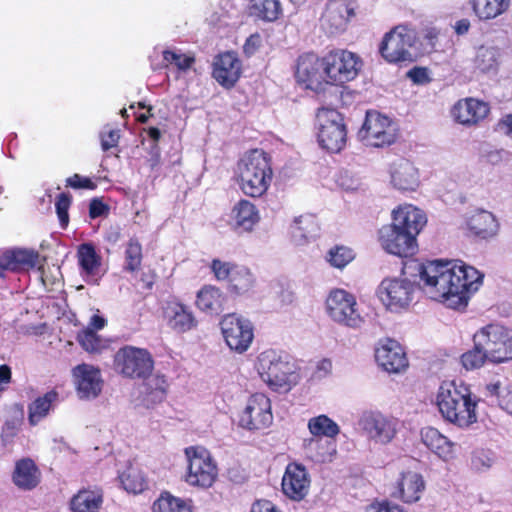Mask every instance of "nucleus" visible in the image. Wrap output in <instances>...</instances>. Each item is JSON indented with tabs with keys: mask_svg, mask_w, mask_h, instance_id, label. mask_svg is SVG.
Returning <instances> with one entry per match:
<instances>
[{
	"mask_svg": "<svg viewBox=\"0 0 512 512\" xmlns=\"http://www.w3.org/2000/svg\"><path fill=\"white\" fill-rule=\"evenodd\" d=\"M417 266L423 292L452 309H464L482 285L483 274L464 263L435 260Z\"/></svg>",
	"mask_w": 512,
	"mask_h": 512,
	"instance_id": "f257e3e1",
	"label": "nucleus"
},
{
	"mask_svg": "<svg viewBox=\"0 0 512 512\" xmlns=\"http://www.w3.org/2000/svg\"><path fill=\"white\" fill-rule=\"evenodd\" d=\"M479 399L463 382H443L436 395V405L445 421L467 429L478 420Z\"/></svg>",
	"mask_w": 512,
	"mask_h": 512,
	"instance_id": "f03ea898",
	"label": "nucleus"
},
{
	"mask_svg": "<svg viewBox=\"0 0 512 512\" xmlns=\"http://www.w3.org/2000/svg\"><path fill=\"white\" fill-rule=\"evenodd\" d=\"M241 190L250 197H260L269 188L273 171L268 155L259 149L246 153L237 165Z\"/></svg>",
	"mask_w": 512,
	"mask_h": 512,
	"instance_id": "7ed1b4c3",
	"label": "nucleus"
},
{
	"mask_svg": "<svg viewBox=\"0 0 512 512\" xmlns=\"http://www.w3.org/2000/svg\"><path fill=\"white\" fill-rule=\"evenodd\" d=\"M255 368L260 378L272 389H290L294 365L282 352L273 349L261 352L257 357Z\"/></svg>",
	"mask_w": 512,
	"mask_h": 512,
	"instance_id": "20e7f679",
	"label": "nucleus"
},
{
	"mask_svg": "<svg viewBox=\"0 0 512 512\" xmlns=\"http://www.w3.org/2000/svg\"><path fill=\"white\" fill-rule=\"evenodd\" d=\"M473 341L489 355V363L502 364L512 361V329L500 324H488L480 328Z\"/></svg>",
	"mask_w": 512,
	"mask_h": 512,
	"instance_id": "39448f33",
	"label": "nucleus"
},
{
	"mask_svg": "<svg viewBox=\"0 0 512 512\" xmlns=\"http://www.w3.org/2000/svg\"><path fill=\"white\" fill-rule=\"evenodd\" d=\"M416 43V31L405 25H398L384 35L379 51L389 63L412 62Z\"/></svg>",
	"mask_w": 512,
	"mask_h": 512,
	"instance_id": "423d86ee",
	"label": "nucleus"
},
{
	"mask_svg": "<svg viewBox=\"0 0 512 512\" xmlns=\"http://www.w3.org/2000/svg\"><path fill=\"white\" fill-rule=\"evenodd\" d=\"M328 317L335 323L349 328H360L364 323L354 294L342 288H333L325 300Z\"/></svg>",
	"mask_w": 512,
	"mask_h": 512,
	"instance_id": "0eeeda50",
	"label": "nucleus"
},
{
	"mask_svg": "<svg viewBox=\"0 0 512 512\" xmlns=\"http://www.w3.org/2000/svg\"><path fill=\"white\" fill-rule=\"evenodd\" d=\"M184 453L187 460L185 481L194 487H211L218 476V468L210 452L202 446H190Z\"/></svg>",
	"mask_w": 512,
	"mask_h": 512,
	"instance_id": "6e6552de",
	"label": "nucleus"
},
{
	"mask_svg": "<svg viewBox=\"0 0 512 512\" xmlns=\"http://www.w3.org/2000/svg\"><path fill=\"white\" fill-rule=\"evenodd\" d=\"M316 119L320 146L331 153L340 152L347 141V130L342 115L334 109L322 108L318 111Z\"/></svg>",
	"mask_w": 512,
	"mask_h": 512,
	"instance_id": "1a4fd4ad",
	"label": "nucleus"
},
{
	"mask_svg": "<svg viewBox=\"0 0 512 512\" xmlns=\"http://www.w3.org/2000/svg\"><path fill=\"white\" fill-rule=\"evenodd\" d=\"M417 286L404 274L387 277L378 286L377 295L382 304L391 312L407 309L414 300Z\"/></svg>",
	"mask_w": 512,
	"mask_h": 512,
	"instance_id": "9d476101",
	"label": "nucleus"
},
{
	"mask_svg": "<svg viewBox=\"0 0 512 512\" xmlns=\"http://www.w3.org/2000/svg\"><path fill=\"white\" fill-rule=\"evenodd\" d=\"M324 65L328 83L339 85L357 77L362 68V60L356 53L339 49L324 57Z\"/></svg>",
	"mask_w": 512,
	"mask_h": 512,
	"instance_id": "9b49d317",
	"label": "nucleus"
},
{
	"mask_svg": "<svg viewBox=\"0 0 512 512\" xmlns=\"http://www.w3.org/2000/svg\"><path fill=\"white\" fill-rule=\"evenodd\" d=\"M116 370L128 378H147L154 367L148 350L134 346L119 349L114 358Z\"/></svg>",
	"mask_w": 512,
	"mask_h": 512,
	"instance_id": "f8f14e48",
	"label": "nucleus"
},
{
	"mask_svg": "<svg viewBox=\"0 0 512 512\" xmlns=\"http://www.w3.org/2000/svg\"><path fill=\"white\" fill-rule=\"evenodd\" d=\"M358 138L367 146L383 147L396 139V128L392 121L376 111L366 113Z\"/></svg>",
	"mask_w": 512,
	"mask_h": 512,
	"instance_id": "ddd939ff",
	"label": "nucleus"
},
{
	"mask_svg": "<svg viewBox=\"0 0 512 512\" xmlns=\"http://www.w3.org/2000/svg\"><path fill=\"white\" fill-rule=\"evenodd\" d=\"M220 327L231 350L237 353L248 350L254 338L253 325L248 319L235 313L227 314L221 319Z\"/></svg>",
	"mask_w": 512,
	"mask_h": 512,
	"instance_id": "4468645a",
	"label": "nucleus"
},
{
	"mask_svg": "<svg viewBox=\"0 0 512 512\" xmlns=\"http://www.w3.org/2000/svg\"><path fill=\"white\" fill-rule=\"evenodd\" d=\"M359 423L367 438L375 444L387 445L398 433V420L380 412L364 413Z\"/></svg>",
	"mask_w": 512,
	"mask_h": 512,
	"instance_id": "2eb2a0df",
	"label": "nucleus"
},
{
	"mask_svg": "<svg viewBox=\"0 0 512 512\" xmlns=\"http://www.w3.org/2000/svg\"><path fill=\"white\" fill-rule=\"evenodd\" d=\"M272 420L270 399L262 393H256L247 400L239 424L249 430H259L267 428Z\"/></svg>",
	"mask_w": 512,
	"mask_h": 512,
	"instance_id": "dca6fc26",
	"label": "nucleus"
},
{
	"mask_svg": "<svg viewBox=\"0 0 512 512\" xmlns=\"http://www.w3.org/2000/svg\"><path fill=\"white\" fill-rule=\"evenodd\" d=\"M379 241L385 251L399 257L412 256L417 251L416 238L392 224L380 229Z\"/></svg>",
	"mask_w": 512,
	"mask_h": 512,
	"instance_id": "f3484780",
	"label": "nucleus"
},
{
	"mask_svg": "<svg viewBox=\"0 0 512 512\" xmlns=\"http://www.w3.org/2000/svg\"><path fill=\"white\" fill-rule=\"evenodd\" d=\"M295 77L306 88L320 89L324 83H328L324 57L320 59L313 53L301 55L297 60Z\"/></svg>",
	"mask_w": 512,
	"mask_h": 512,
	"instance_id": "a211bd4d",
	"label": "nucleus"
},
{
	"mask_svg": "<svg viewBox=\"0 0 512 512\" xmlns=\"http://www.w3.org/2000/svg\"><path fill=\"white\" fill-rule=\"evenodd\" d=\"M311 478L305 466L289 463L282 477V492L293 501L303 500L309 493Z\"/></svg>",
	"mask_w": 512,
	"mask_h": 512,
	"instance_id": "6ab92c4d",
	"label": "nucleus"
},
{
	"mask_svg": "<svg viewBox=\"0 0 512 512\" xmlns=\"http://www.w3.org/2000/svg\"><path fill=\"white\" fill-rule=\"evenodd\" d=\"M72 375L81 399L96 398L100 394L103 380L97 367L82 363L73 368Z\"/></svg>",
	"mask_w": 512,
	"mask_h": 512,
	"instance_id": "aec40b11",
	"label": "nucleus"
},
{
	"mask_svg": "<svg viewBox=\"0 0 512 512\" xmlns=\"http://www.w3.org/2000/svg\"><path fill=\"white\" fill-rule=\"evenodd\" d=\"M375 359L379 366L389 373H399L408 366L402 346L392 339H385L378 343Z\"/></svg>",
	"mask_w": 512,
	"mask_h": 512,
	"instance_id": "412c9836",
	"label": "nucleus"
},
{
	"mask_svg": "<svg viewBox=\"0 0 512 512\" xmlns=\"http://www.w3.org/2000/svg\"><path fill=\"white\" fill-rule=\"evenodd\" d=\"M489 111L488 103L468 97L457 101L451 110V114L453 119L459 124L474 126L484 120Z\"/></svg>",
	"mask_w": 512,
	"mask_h": 512,
	"instance_id": "4be33fe9",
	"label": "nucleus"
},
{
	"mask_svg": "<svg viewBox=\"0 0 512 512\" xmlns=\"http://www.w3.org/2000/svg\"><path fill=\"white\" fill-rule=\"evenodd\" d=\"M392 225L416 238L427 223L424 212L411 204L400 205L392 212Z\"/></svg>",
	"mask_w": 512,
	"mask_h": 512,
	"instance_id": "5701e85b",
	"label": "nucleus"
},
{
	"mask_svg": "<svg viewBox=\"0 0 512 512\" xmlns=\"http://www.w3.org/2000/svg\"><path fill=\"white\" fill-rule=\"evenodd\" d=\"M354 16V5L351 0H330L323 15V25L330 33L346 28L350 18Z\"/></svg>",
	"mask_w": 512,
	"mask_h": 512,
	"instance_id": "b1692460",
	"label": "nucleus"
},
{
	"mask_svg": "<svg viewBox=\"0 0 512 512\" xmlns=\"http://www.w3.org/2000/svg\"><path fill=\"white\" fill-rule=\"evenodd\" d=\"M241 74V63L234 53L219 55L213 64V77L223 87L235 85Z\"/></svg>",
	"mask_w": 512,
	"mask_h": 512,
	"instance_id": "393cba45",
	"label": "nucleus"
},
{
	"mask_svg": "<svg viewBox=\"0 0 512 512\" xmlns=\"http://www.w3.org/2000/svg\"><path fill=\"white\" fill-rule=\"evenodd\" d=\"M390 183L401 191H414L419 185L417 168L406 159L395 161L390 168Z\"/></svg>",
	"mask_w": 512,
	"mask_h": 512,
	"instance_id": "a878e982",
	"label": "nucleus"
},
{
	"mask_svg": "<svg viewBox=\"0 0 512 512\" xmlns=\"http://www.w3.org/2000/svg\"><path fill=\"white\" fill-rule=\"evenodd\" d=\"M164 316L169 327L178 333L190 331L197 326V320L190 308L178 301L166 304Z\"/></svg>",
	"mask_w": 512,
	"mask_h": 512,
	"instance_id": "bb28decb",
	"label": "nucleus"
},
{
	"mask_svg": "<svg viewBox=\"0 0 512 512\" xmlns=\"http://www.w3.org/2000/svg\"><path fill=\"white\" fill-rule=\"evenodd\" d=\"M259 220L258 209L248 200H240L231 210L230 223L236 230L250 232Z\"/></svg>",
	"mask_w": 512,
	"mask_h": 512,
	"instance_id": "cd10ccee",
	"label": "nucleus"
},
{
	"mask_svg": "<svg viewBox=\"0 0 512 512\" xmlns=\"http://www.w3.org/2000/svg\"><path fill=\"white\" fill-rule=\"evenodd\" d=\"M41 473L35 462L30 458H23L15 463L12 481L19 489L28 491L34 489L40 482Z\"/></svg>",
	"mask_w": 512,
	"mask_h": 512,
	"instance_id": "c85d7f7f",
	"label": "nucleus"
},
{
	"mask_svg": "<svg viewBox=\"0 0 512 512\" xmlns=\"http://www.w3.org/2000/svg\"><path fill=\"white\" fill-rule=\"evenodd\" d=\"M423 444L441 459L448 461L454 457V444L437 429L425 427L421 430Z\"/></svg>",
	"mask_w": 512,
	"mask_h": 512,
	"instance_id": "c756f323",
	"label": "nucleus"
},
{
	"mask_svg": "<svg viewBox=\"0 0 512 512\" xmlns=\"http://www.w3.org/2000/svg\"><path fill=\"white\" fill-rule=\"evenodd\" d=\"M424 489L423 477L413 471L402 473L397 482L398 497L407 503L417 502L421 498Z\"/></svg>",
	"mask_w": 512,
	"mask_h": 512,
	"instance_id": "7c9ffc66",
	"label": "nucleus"
},
{
	"mask_svg": "<svg viewBox=\"0 0 512 512\" xmlns=\"http://www.w3.org/2000/svg\"><path fill=\"white\" fill-rule=\"evenodd\" d=\"M471 232L483 239L493 237L498 231V222L495 216L486 210H478L471 214L467 220Z\"/></svg>",
	"mask_w": 512,
	"mask_h": 512,
	"instance_id": "2f4dec72",
	"label": "nucleus"
},
{
	"mask_svg": "<svg viewBox=\"0 0 512 512\" xmlns=\"http://www.w3.org/2000/svg\"><path fill=\"white\" fill-rule=\"evenodd\" d=\"M307 456L316 463L332 462L337 454L336 443L333 440L311 438L305 440Z\"/></svg>",
	"mask_w": 512,
	"mask_h": 512,
	"instance_id": "473e14b6",
	"label": "nucleus"
},
{
	"mask_svg": "<svg viewBox=\"0 0 512 512\" xmlns=\"http://www.w3.org/2000/svg\"><path fill=\"white\" fill-rule=\"evenodd\" d=\"M474 67L481 73H496L500 63V50L493 45L477 47L474 57Z\"/></svg>",
	"mask_w": 512,
	"mask_h": 512,
	"instance_id": "72a5a7b5",
	"label": "nucleus"
},
{
	"mask_svg": "<svg viewBox=\"0 0 512 512\" xmlns=\"http://www.w3.org/2000/svg\"><path fill=\"white\" fill-rule=\"evenodd\" d=\"M511 0H470L474 14L480 20H492L504 14Z\"/></svg>",
	"mask_w": 512,
	"mask_h": 512,
	"instance_id": "f704fd0d",
	"label": "nucleus"
},
{
	"mask_svg": "<svg viewBox=\"0 0 512 512\" xmlns=\"http://www.w3.org/2000/svg\"><path fill=\"white\" fill-rule=\"evenodd\" d=\"M57 400L58 393L55 390H50L30 403L28 406V420L30 424L36 425L44 419Z\"/></svg>",
	"mask_w": 512,
	"mask_h": 512,
	"instance_id": "c9c22d12",
	"label": "nucleus"
},
{
	"mask_svg": "<svg viewBox=\"0 0 512 512\" xmlns=\"http://www.w3.org/2000/svg\"><path fill=\"white\" fill-rule=\"evenodd\" d=\"M77 258L84 276L94 277L97 275L101 266V257L97 254L92 244H81L77 251Z\"/></svg>",
	"mask_w": 512,
	"mask_h": 512,
	"instance_id": "e433bc0d",
	"label": "nucleus"
},
{
	"mask_svg": "<svg viewBox=\"0 0 512 512\" xmlns=\"http://www.w3.org/2000/svg\"><path fill=\"white\" fill-rule=\"evenodd\" d=\"M319 230L316 218L313 215H301L295 218L292 226V237L296 244L302 245L314 238Z\"/></svg>",
	"mask_w": 512,
	"mask_h": 512,
	"instance_id": "4c0bfd02",
	"label": "nucleus"
},
{
	"mask_svg": "<svg viewBox=\"0 0 512 512\" xmlns=\"http://www.w3.org/2000/svg\"><path fill=\"white\" fill-rule=\"evenodd\" d=\"M251 15L266 22L276 21L282 14L279 0H251Z\"/></svg>",
	"mask_w": 512,
	"mask_h": 512,
	"instance_id": "58836bf2",
	"label": "nucleus"
},
{
	"mask_svg": "<svg viewBox=\"0 0 512 512\" xmlns=\"http://www.w3.org/2000/svg\"><path fill=\"white\" fill-rule=\"evenodd\" d=\"M102 504V495L96 491L83 490L72 498L73 512H97Z\"/></svg>",
	"mask_w": 512,
	"mask_h": 512,
	"instance_id": "ea45409f",
	"label": "nucleus"
},
{
	"mask_svg": "<svg viewBox=\"0 0 512 512\" xmlns=\"http://www.w3.org/2000/svg\"><path fill=\"white\" fill-rule=\"evenodd\" d=\"M222 301L220 289L208 285L197 293L196 305L202 311L217 312L222 306Z\"/></svg>",
	"mask_w": 512,
	"mask_h": 512,
	"instance_id": "a19ab883",
	"label": "nucleus"
},
{
	"mask_svg": "<svg viewBox=\"0 0 512 512\" xmlns=\"http://www.w3.org/2000/svg\"><path fill=\"white\" fill-rule=\"evenodd\" d=\"M309 432L316 437L325 436L333 438L340 432L338 424L327 415H319L308 421Z\"/></svg>",
	"mask_w": 512,
	"mask_h": 512,
	"instance_id": "79ce46f5",
	"label": "nucleus"
},
{
	"mask_svg": "<svg viewBox=\"0 0 512 512\" xmlns=\"http://www.w3.org/2000/svg\"><path fill=\"white\" fill-rule=\"evenodd\" d=\"M167 381L162 375H154L145 383V397L143 401L147 406L161 402L166 393Z\"/></svg>",
	"mask_w": 512,
	"mask_h": 512,
	"instance_id": "37998d69",
	"label": "nucleus"
},
{
	"mask_svg": "<svg viewBox=\"0 0 512 512\" xmlns=\"http://www.w3.org/2000/svg\"><path fill=\"white\" fill-rule=\"evenodd\" d=\"M7 252L13 264L14 271L34 268L40 263V255L34 250L14 249Z\"/></svg>",
	"mask_w": 512,
	"mask_h": 512,
	"instance_id": "c03bdc74",
	"label": "nucleus"
},
{
	"mask_svg": "<svg viewBox=\"0 0 512 512\" xmlns=\"http://www.w3.org/2000/svg\"><path fill=\"white\" fill-rule=\"evenodd\" d=\"M81 347L88 353L97 354L107 349L109 341L102 338L90 328H86L77 335Z\"/></svg>",
	"mask_w": 512,
	"mask_h": 512,
	"instance_id": "a18cd8bd",
	"label": "nucleus"
},
{
	"mask_svg": "<svg viewBox=\"0 0 512 512\" xmlns=\"http://www.w3.org/2000/svg\"><path fill=\"white\" fill-rule=\"evenodd\" d=\"M124 489L128 492L138 494L145 490L147 482L141 470L135 467L127 468L120 476Z\"/></svg>",
	"mask_w": 512,
	"mask_h": 512,
	"instance_id": "49530a36",
	"label": "nucleus"
},
{
	"mask_svg": "<svg viewBox=\"0 0 512 512\" xmlns=\"http://www.w3.org/2000/svg\"><path fill=\"white\" fill-rule=\"evenodd\" d=\"M153 512H192L190 506L182 499L169 493H163L154 502Z\"/></svg>",
	"mask_w": 512,
	"mask_h": 512,
	"instance_id": "de8ad7c7",
	"label": "nucleus"
},
{
	"mask_svg": "<svg viewBox=\"0 0 512 512\" xmlns=\"http://www.w3.org/2000/svg\"><path fill=\"white\" fill-rule=\"evenodd\" d=\"M490 396L497 398L499 405L512 415V385H503L500 381L487 384Z\"/></svg>",
	"mask_w": 512,
	"mask_h": 512,
	"instance_id": "09e8293b",
	"label": "nucleus"
},
{
	"mask_svg": "<svg viewBox=\"0 0 512 512\" xmlns=\"http://www.w3.org/2000/svg\"><path fill=\"white\" fill-rule=\"evenodd\" d=\"M471 350L463 353L461 363L466 370H475L481 368L486 362H489V355L483 347L478 346L477 341Z\"/></svg>",
	"mask_w": 512,
	"mask_h": 512,
	"instance_id": "8fccbe9b",
	"label": "nucleus"
},
{
	"mask_svg": "<svg viewBox=\"0 0 512 512\" xmlns=\"http://www.w3.org/2000/svg\"><path fill=\"white\" fill-rule=\"evenodd\" d=\"M163 61L165 66L173 65L179 71L185 72L194 64L195 58L193 55L182 53L179 50H165L163 51Z\"/></svg>",
	"mask_w": 512,
	"mask_h": 512,
	"instance_id": "3c124183",
	"label": "nucleus"
},
{
	"mask_svg": "<svg viewBox=\"0 0 512 512\" xmlns=\"http://www.w3.org/2000/svg\"><path fill=\"white\" fill-rule=\"evenodd\" d=\"M142 263V246L138 239L131 238L125 249L124 269L129 272L139 270Z\"/></svg>",
	"mask_w": 512,
	"mask_h": 512,
	"instance_id": "603ef678",
	"label": "nucleus"
},
{
	"mask_svg": "<svg viewBox=\"0 0 512 512\" xmlns=\"http://www.w3.org/2000/svg\"><path fill=\"white\" fill-rule=\"evenodd\" d=\"M229 283L237 293H244L252 288L254 277L249 269L236 265Z\"/></svg>",
	"mask_w": 512,
	"mask_h": 512,
	"instance_id": "864d4df0",
	"label": "nucleus"
},
{
	"mask_svg": "<svg viewBox=\"0 0 512 512\" xmlns=\"http://www.w3.org/2000/svg\"><path fill=\"white\" fill-rule=\"evenodd\" d=\"M355 258L352 249L345 246L331 248L326 256L329 264L335 268L342 269Z\"/></svg>",
	"mask_w": 512,
	"mask_h": 512,
	"instance_id": "5fc2aeb1",
	"label": "nucleus"
},
{
	"mask_svg": "<svg viewBox=\"0 0 512 512\" xmlns=\"http://www.w3.org/2000/svg\"><path fill=\"white\" fill-rule=\"evenodd\" d=\"M235 267V264L220 259H213L210 264V269L218 281H230Z\"/></svg>",
	"mask_w": 512,
	"mask_h": 512,
	"instance_id": "6e6d98bb",
	"label": "nucleus"
},
{
	"mask_svg": "<svg viewBox=\"0 0 512 512\" xmlns=\"http://www.w3.org/2000/svg\"><path fill=\"white\" fill-rule=\"evenodd\" d=\"M494 459L492 453L485 450H477L471 457V468L476 472H484L490 469Z\"/></svg>",
	"mask_w": 512,
	"mask_h": 512,
	"instance_id": "4d7b16f0",
	"label": "nucleus"
},
{
	"mask_svg": "<svg viewBox=\"0 0 512 512\" xmlns=\"http://www.w3.org/2000/svg\"><path fill=\"white\" fill-rule=\"evenodd\" d=\"M71 199L65 194L61 193L55 203L56 212L62 227H66L69 222L68 209L70 207Z\"/></svg>",
	"mask_w": 512,
	"mask_h": 512,
	"instance_id": "13d9d810",
	"label": "nucleus"
},
{
	"mask_svg": "<svg viewBox=\"0 0 512 512\" xmlns=\"http://www.w3.org/2000/svg\"><path fill=\"white\" fill-rule=\"evenodd\" d=\"M109 213V206L106 205L102 200L94 198L89 204V216L91 218H98L107 216Z\"/></svg>",
	"mask_w": 512,
	"mask_h": 512,
	"instance_id": "bf43d9fd",
	"label": "nucleus"
},
{
	"mask_svg": "<svg viewBox=\"0 0 512 512\" xmlns=\"http://www.w3.org/2000/svg\"><path fill=\"white\" fill-rule=\"evenodd\" d=\"M66 185L72 187L74 189H94L95 184L89 178H83L79 174H74L73 176L66 179Z\"/></svg>",
	"mask_w": 512,
	"mask_h": 512,
	"instance_id": "052dcab7",
	"label": "nucleus"
},
{
	"mask_svg": "<svg viewBox=\"0 0 512 512\" xmlns=\"http://www.w3.org/2000/svg\"><path fill=\"white\" fill-rule=\"evenodd\" d=\"M339 185L346 191H357L362 187L360 179L354 178L347 173H344L339 178Z\"/></svg>",
	"mask_w": 512,
	"mask_h": 512,
	"instance_id": "680f3d73",
	"label": "nucleus"
},
{
	"mask_svg": "<svg viewBox=\"0 0 512 512\" xmlns=\"http://www.w3.org/2000/svg\"><path fill=\"white\" fill-rule=\"evenodd\" d=\"M119 140V132L117 130H110L108 133L101 135V146L104 151L115 147Z\"/></svg>",
	"mask_w": 512,
	"mask_h": 512,
	"instance_id": "e2e57ef3",
	"label": "nucleus"
},
{
	"mask_svg": "<svg viewBox=\"0 0 512 512\" xmlns=\"http://www.w3.org/2000/svg\"><path fill=\"white\" fill-rule=\"evenodd\" d=\"M407 76L414 83H417V84H423V83H426L429 81L428 71L426 68H422V67H415V68L411 69L407 73Z\"/></svg>",
	"mask_w": 512,
	"mask_h": 512,
	"instance_id": "0e129e2a",
	"label": "nucleus"
},
{
	"mask_svg": "<svg viewBox=\"0 0 512 512\" xmlns=\"http://www.w3.org/2000/svg\"><path fill=\"white\" fill-rule=\"evenodd\" d=\"M366 512H404V510L398 505L383 502L370 505Z\"/></svg>",
	"mask_w": 512,
	"mask_h": 512,
	"instance_id": "69168bd1",
	"label": "nucleus"
},
{
	"mask_svg": "<svg viewBox=\"0 0 512 512\" xmlns=\"http://www.w3.org/2000/svg\"><path fill=\"white\" fill-rule=\"evenodd\" d=\"M11 380V369L8 365H1L0 366V392H2L5 389V386L10 382Z\"/></svg>",
	"mask_w": 512,
	"mask_h": 512,
	"instance_id": "338daca9",
	"label": "nucleus"
},
{
	"mask_svg": "<svg viewBox=\"0 0 512 512\" xmlns=\"http://www.w3.org/2000/svg\"><path fill=\"white\" fill-rule=\"evenodd\" d=\"M498 127L503 133L512 137V114L502 118L498 123Z\"/></svg>",
	"mask_w": 512,
	"mask_h": 512,
	"instance_id": "774afa93",
	"label": "nucleus"
}]
</instances>
